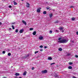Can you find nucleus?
<instances>
[{
	"label": "nucleus",
	"instance_id": "c03bdc74",
	"mask_svg": "<svg viewBox=\"0 0 78 78\" xmlns=\"http://www.w3.org/2000/svg\"><path fill=\"white\" fill-rule=\"evenodd\" d=\"M64 30H62V33H64Z\"/></svg>",
	"mask_w": 78,
	"mask_h": 78
},
{
	"label": "nucleus",
	"instance_id": "c9c22d12",
	"mask_svg": "<svg viewBox=\"0 0 78 78\" xmlns=\"http://www.w3.org/2000/svg\"><path fill=\"white\" fill-rule=\"evenodd\" d=\"M34 67H33L32 68V70H34Z\"/></svg>",
	"mask_w": 78,
	"mask_h": 78
},
{
	"label": "nucleus",
	"instance_id": "c85d7f7f",
	"mask_svg": "<svg viewBox=\"0 0 78 78\" xmlns=\"http://www.w3.org/2000/svg\"><path fill=\"white\" fill-rule=\"evenodd\" d=\"M38 52H39V51H36L35 52V54H36L37 53H38Z\"/></svg>",
	"mask_w": 78,
	"mask_h": 78
},
{
	"label": "nucleus",
	"instance_id": "0eeeda50",
	"mask_svg": "<svg viewBox=\"0 0 78 78\" xmlns=\"http://www.w3.org/2000/svg\"><path fill=\"white\" fill-rule=\"evenodd\" d=\"M39 39L40 40H42V39H44V37H42L41 36L39 38Z\"/></svg>",
	"mask_w": 78,
	"mask_h": 78
},
{
	"label": "nucleus",
	"instance_id": "a18cd8bd",
	"mask_svg": "<svg viewBox=\"0 0 78 78\" xmlns=\"http://www.w3.org/2000/svg\"><path fill=\"white\" fill-rule=\"evenodd\" d=\"M73 78H76L75 77H74V76L73 77Z\"/></svg>",
	"mask_w": 78,
	"mask_h": 78
},
{
	"label": "nucleus",
	"instance_id": "f03ea898",
	"mask_svg": "<svg viewBox=\"0 0 78 78\" xmlns=\"http://www.w3.org/2000/svg\"><path fill=\"white\" fill-rule=\"evenodd\" d=\"M47 70L45 69L44 70H43L41 71V73H47L48 72Z\"/></svg>",
	"mask_w": 78,
	"mask_h": 78
},
{
	"label": "nucleus",
	"instance_id": "3c124183",
	"mask_svg": "<svg viewBox=\"0 0 78 78\" xmlns=\"http://www.w3.org/2000/svg\"><path fill=\"white\" fill-rule=\"evenodd\" d=\"M4 0V1H5V0Z\"/></svg>",
	"mask_w": 78,
	"mask_h": 78
},
{
	"label": "nucleus",
	"instance_id": "58836bf2",
	"mask_svg": "<svg viewBox=\"0 0 78 78\" xmlns=\"http://www.w3.org/2000/svg\"><path fill=\"white\" fill-rule=\"evenodd\" d=\"M29 56V54H28L27 55L26 57H28Z\"/></svg>",
	"mask_w": 78,
	"mask_h": 78
},
{
	"label": "nucleus",
	"instance_id": "79ce46f5",
	"mask_svg": "<svg viewBox=\"0 0 78 78\" xmlns=\"http://www.w3.org/2000/svg\"><path fill=\"white\" fill-rule=\"evenodd\" d=\"M46 8H47V9H49V8H48H48L47 7Z\"/></svg>",
	"mask_w": 78,
	"mask_h": 78
},
{
	"label": "nucleus",
	"instance_id": "de8ad7c7",
	"mask_svg": "<svg viewBox=\"0 0 78 78\" xmlns=\"http://www.w3.org/2000/svg\"><path fill=\"white\" fill-rule=\"evenodd\" d=\"M11 29H11V28H9V30H11Z\"/></svg>",
	"mask_w": 78,
	"mask_h": 78
},
{
	"label": "nucleus",
	"instance_id": "473e14b6",
	"mask_svg": "<svg viewBox=\"0 0 78 78\" xmlns=\"http://www.w3.org/2000/svg\"><path fill=\"white\" fill-rule=\"evenodd\" d=\"M62 38H58V41H61V39Z\"/></svg>",
	"mask_w": 78,
	"mask_h": 78
},
{
	"label": "nucleus",
	"instance_id": "a211bd4d",
	"mask_svg": "<svg viewBox=\"0 0 78 78\" xmlns=\"http://www.w3.org/2000/svg\"><path fill=\"white\" fill-rule=\"evenodd\" d=\"M62 48H59V49H58V50L59 51H62Z\"/></svg>",
	"mask_w": 78,
	"mask_h": 78
},
{
	"label": "nucleus",
	"instance_id": "f257e3e1",
	"mask_svg": "<svg viewBox=\"0 0 78 78\" xmlns=\"http://www.w3.org/2000/svg\"><path fill=\"white\" fill-rule=\"evenodd\" d=\"M68 42V40H67L66 39H63L62 40H59L58 41V42L59 43H67Z\"/></svg>",
	"mask_w": 78,
	"mask_h": 78
},
{
	"label": "nucleus",
	"instance_id": "f3484780",
	"mask_svg": "<svg viewBox=\"0 0 78 78\" xmlns=\"http://www.w3.org/2000/svg\"><path fill=\"white\" fill-rule=\"evenodd\" d=\"M12 27L13 30H14L15 29V28L14 27V26L13 25L12 26Z\"/></svg>",
	"mask_w": 78,
	"mask_h": 78
},
{
	"label": "nucleus",
	"instance_id": "7ed1b4c3",
	"mask_svg": "<svg viewBox=\"0 0 78 78\" xmlns=\"http://www.w3.org/2000/svg\"><path fill=\"white\" fill-rule=\"evenodd\" d=\"M41 8H39V9H38L37 10V12H41Z\"/></svg>",
	"mask_w": 78,
	"mask_h": 78
},
{
	"label": "nucleus",
	"instance_id": "603ef678",
	"mask_svg": "<svg viewBox=\"0 0 78 78\" xmlns=\"http://www.w3.org/2000/svg\"><path fill=\"white\" fill-rule=\"evenodd\" d=\"M12 67H13V66H11V67H12Z\"/></svg>",
	"mask_w": 78,
	"mask_h": 78
},
{
	"label": "nucleus",
	"instance_id": "864d4df0",
	"mask_svg": "<svg viewBox=\"0 0 78 78\" xmlns=\"http://www.w3.org/2000/svg\"><path fill=\"white\" fill-rule=\"evenodd\" d=\"M56 31H58V30H56Z\"/></svg>",
	"mask_w": 78,
	"mask_h": 78
},
{
	"label": "nucleus",
	"instance_id": "5701e85b",
	"mask_svg": "<svg viewBox=\"0 0 78 78\" xmlns=\"http://www.w3.org/2000/svg\"><path fill=\"white\" fill-rule=\"evenodd\" d=\"M6 53V51H2V53L3 54H5Z\"/></svg>",
	"mask_w": 78,
	"mask_h": 78
},
{
	"label": "nucleus",
	"instance_id": "37998d69",
	"mask_svg": "<svg viewBox=\"0 0 78 78\" xmlns=\"http://www.w3.org/2000/svg\"><path fill=\"white\" fill-rule=\"evenodd\" d=\"M2 23H1V22H0V25H2Z\"/></svg>",
	"mask_w": 78,
	"mask_h": 78
},
{
	"label": "nucleus",
	"instance_id": "412c9836",
	"mask_svg": "<svg viewBox=\"0 0 78 78\" xmlns=\"http://www.w3.org/2000/svg\"><path fill=\"white\" fill-rule=\"evenodd\" d=\"M73 64V63L72 62H69V65H72Z\"/></svg>",
	"mask_w": 78,
	"mask_h": 78
},
{
	"label": "nucleus",
	"instance_id": "4c0bfd02",
	"mask_svg": "<svg viewBox=\"0 0 78 78\" xmlns=\"http://www.w3.org/2000/svg\"><path fill=\"white\" fill-rule=\"evenodd\" d=\"M40 51H43V49H41L40 50Z\"/></svg>",
	"mask_w": 78,
	"mask_h": 78
},
{
	"label": "nucleus",
	"instance_id": "8fccbe9b",
	"mask_svg": "<svg viewBox=\"0 0 78 78\" xmlns=\"http://www.w3.org/2000/svg\"><path fill=\"white\" fill-rule=\"evenodd\" d=\"M22 1H23V0H21Z\"/></svg>",
	"mask_w": 78,
	"mask_h": 78
},
{
	"label": "nucleus",
	"instance_id": "423d86ee",
	"mask_svg": "<svg viewBox=\"0 0 78 78\" xmlns=\"http://www.w3.org/2000/svg\"><path fill=\"white\" fill-rule=\"evenodd\" d=\"M24 31V29H21L20 31V33H23Z\"/></svg>",
	"mask_w": 78,
	"mask_h": 78
},
{
	"label": "nucleus",
	"instance_id": "09e8293b",
	"mask_svg": "<svg viewBox=\"0 0 78 78\" xmlns=\"http://www.w3.org/2000/svg\"><path fill=\"white\" fill-rule=\"evenodd\" d=\"M19 78H22V77H19Z\"/></svg>",
	"mask_w": 78,
	"mask_h": 78
},
{
	"label": "nucleus",
	"instance_id": "72a5a7b5",
	"mask_svg": "<svg viewBox=\"0 0 78 78\" xmlns=\"http://www.w3.org/2000/svg\"><path fill=\"white\" fill-rule=\"evenodd\" d=\"M9 8H12V6H11V5H9Z\"/></svg>",
	"mask_w": 78,
	"mask_h": 78
},
{
	"label": "nucleus",
	"instance_id": "9d476101",
	"mask_svg": "<svg viewBox=\"0 0 78 78\" xmlns=\"http://www.w3.org/2000/svg\"><path fill=\"white\" fill-rule=\"evenodd\" d=\"M36 31H34V32L33 33V35H36Z\"/></svg>",
	"mask_w": 78,
	"mask_h": 78
},
{
	"label": "nucleus",
	"instance_id": "7c9ffc66",
	"mask_svg": "<svg viewBox=\"0 0 78 78\" xmlns=\"http://www.w3.org/2000/svg\"><path fill=\"white\" fill-rule=\"evenodd\" d=\"M75 57H76V58H78V56L77 55H75Z\"/></svg>",
	"mask_w": 78,
	"mask_h": 78
},
{
	"label": "nucleus",
	"instance_id": "f704fd0d",
	"mask_svg": "<svg viewBox=\"0 0 78 78\" xmlns=\"http://www.w3.org/2000/svg\"><path fill=\"white\" fill-rule=\"evenodd\" d=\"M71 42H72V43H74V41H71Z\"/></svg>",
	"mask_w": 78,
	"mask_h": 78
},
{
	"label": "nucleus",
	"instance_id": "bb28decb",
	"mask_svg": "<svg viewBox=\"0 0 78 78\" xmlns=\"http://www.w3.org/2000/svg\"><path fill=\"white\" fill-rule=\"evenodd\" d=\"M14 5H17V3L15 2L14 3Z\"/></svg>",
	"mask_w": 78,
	"mask_h": 78
},
{
	"label": "nucleus",
	"instance_id": "49530a36",
	"mask_svg": "<svg viewBox=\"0 0 78 78\" xmlns=\"http://www.w3.org/2000/svg\"><path fill=\"white\" fill-rule=\"evenodd\" d=\"M14 23H12V25H13V24H14Z\"/></svg>",
	"mask_w": 78,
	"mask_h": 78
},
{
	"label": "nucleus",
	"instance_id": "ddd939ff",
	"mask_svg": "<svg viewBox=\"0 0 78 78\" xmlns=\"http://www.w3.org/2000/svg\"><path fill=\"white\" fill-rule=\"evenodd\" d=\"M52 16H53V14H51L49 15V17H50V18H51Z\"/></svg>",
	"mask_w": 78,
	"mask_h": 78
},
{
	"label": "nucleus",
	"instance_id": "b1692460",
	"mask_svg": "<svg viewBox=\"0 0 78 78\" xmlns=\"http://www.w3.org/2000/svg\"><path fill=\"white\" fill-rule=\"evenodd\" d=\"M55 64V62L51 63V65L52 66L53 64Z\"/></svg>",
	"mask_w": 78,
	"mask_h": 78
},
{
	"label": "nucleus",
	"instance_id": "aec40b11",
	"mask_svg": "<svg viewBox=\"0 0 78 78\" xmlns=\"http://www.w3.org/2000/svg\"><path fill=\"white\" fill-rule=\"evenodd\" d=\"M68 69H72V67L71 66H69V67H68Z\"/></svg>",
	"mask_w": 78,
	"mask_h": 78
},
{
	"label": "nucleus",
	"instance_id": "6ab92c4d",
	"mask_svg": "<svg viewBox=\"0 0 78 78\" xmlns=\"http://www.w3.org/2000/svg\"><path fill=\"white\" fill-rule=\"evenodd\" d=\"M8 56H11V54L10 53H8Z\"/></svg>",
	"mask_w": 78,
	"mask_h": 78
},
{
	"label": "nucleus",
	"instance_id": "ea45409f",
	"mask_svg": "<svg viewBox=\"0 0 78 78\" xmlns=\"http://www.w3.org/2000/svg\"><path fill=\"white\" fill-rule=\"evenodd\" d=\"M47 46H44V48H47Z\"/></svg>",
	"mask_w": 78,
	"mask_h": 78
},
{
	"label": "nucleus",
	"instance_id": "1a4fd4ad",
	"mask_svg": "<svg viewBox=\"0 0 78 78\" xmlns=\"http://www.w3.org/2000/svg\"><path fill=\"white\" fill-rule=\"evenodd\" d=\"M27 71H25V72H24L23 73V75L25 76L27 75Z\"/></svg>",
	"mask_w": 78,
	"mask_h": 78
},
{
	"label": "nucleus",
	"instance_id": "39448f33",
	"mask_svg": "<svg viewBox=\"0 0 78 78\" xmlns=\"http://www.w3.org/2000/svg\"><path fill=\"white\" fill-rule=\"evenodd\" d=\"M22 22L24 24H25V25L27 26V23L24 20H22Z\"/></svg>",
	"mask_w": 78,
	"mask_h": 78
},
{
	"label": "nucleus",
	"instance_id": "4468645a",
	"mask_svg": "<svg viewBox=\"0 0 78 78\" xmlns=\"http://www.w3.org/2000/svg\"><path fill=\"white\" fill-rule=\"evenodd\" d=\"M43 13L44 14H47V12H46V11H44Z\"/></svg>",
	"mask_w": 78,
	"mask_h": 78
},
{
	"label": "nucleus",
	"instance_id": "f8f14e48",
	"mask_svg": "<svg viewBox=\"0 0 78 78\" xmlns=\"http://www.w3.org/2000/svg\"><path fill=\"white\" fill-rule=\"evenodd\" d=\"M54 76L55 78H59V76H58V75H57V74L55 75Z\"/></svg>",
	"mask_w": 78,
	"mask_h": 78
},
{
	"label": "nucleus",
	"instance_id": "9b49d317",
	"mask_svg": "<svg viewBox=\"0 0 78 78\" xmlns=\"http://www.w3.org/2000/svg\"><path fill=\"white\" fill-rule=\"evenodd\" d=\"M15 75H16V76H19L20 75V74H19V73H16L15 74Z\"/></svg>",
	"mask_w": 78,
	"mask_h": 78
},
{
	"label": "nucleus",
	"instance_id": "2eb2a0df",
	"mask_svg": "<svg viewBox=\"0 0 78 78\" xmlns=\"http://www.w3.org/2000/svg\"><path fill=\"white\" fill-rule=\"evenodd\" d=\"M59 30H63V27H60L59 28Z\"/></svg>",
	"mask_w": 78,
	"mask_h": 78
},
{
	"label": "nucleus",
	"instance_id": "a878e982",
	"mask_svg": "<svg viewBox=\"0 0 78 78\" xmlns=\"http://www.w3.org/2000/svg\"><path fill=\"white\" fill-rule=\"evenodd\" d=\"M70 54L68 53L66 55V56H70Z\"/></svg>",
	"mask_w": 78,
	"mask_h": 78
},
{
	"label": "nucleus",
	"instance_id": "393cba45",
	"mask_svg": "<svg viewBox=\"0 0 78 78\" xmlns=\"http://www.w3.org/2000/svg\"><path fill=\"white\" fill-rule=\"evenodd\" d=\"M30 31H32V30H33V28H30Z\"/></svg>",
	"mask_w": 78,
	"mask_h": 78
},
{
	"label": "nucleus",
	"instance_id": "cd10ccee",
	"mask_svg": "<svg viewBox=\"0 0 78 78\" xmlns=\"http://www.w3.org/2000/svg\"><path fill=\"white\" fill-rule=\"evenodd\" d=\"M15 32L16 33H17L18 32V29H16L15 31Z\"/></svg>",
	"mask_w": 78,
	"mask_h": 78
},
{
	"label": "nucleus",
	"instance_id": "6e6552de",
	"mask_svg": "<svg viewBox=\"0 0 78 78\" xmlns=\"http://www.w3.org/2000/svg\"><path fill=\"white\" fill-rule=\"evenodd\" d=\"M48 60H52V58L50 57H48Z\"/></svg>",
	"mask_w": 78,
	"mask_h": 78
},
{
	"label": "nucleus",
	"instance_id": "2f4dec72",
	"mask_svg": "<svg viewBox=\"0 0 78 78\" xmlns=\"http://www.w3.org/2000/svg\"><path fill=\"white\" fill-rule=\"evenodd\" d=\"M49 33H50L51 34V33H52V31H51V30L50 31H49Z\"/></svg>",
	"mask_w": 78,
	"mask_h": 78
},
{
	"label": "nucleus",
	"instance_id": "a19ab883",
	"mask_svg": "<svg viewBox=\"0 0 78 78\" xmlns=\"http://www.w3.org/2000/svg\"><path fill=\"white\" fill-rule=\"evenodd\" d=\"M76 34L77 35H78V31L76 33Z\"/></svg>",
	"mask_w": 78,
	"mask_h": 78
},
{
	"label": "nucleus",
	"instance_id": "c756f323",
	"mask_svg": "<svg viewBox=\"0 0 78 78\" xmlns=\"http://www.w3.org/2000/svg\"><path fill=\"white\" fill-rule=\"evenodd\" d=\"M40 48H43V46L41 45V46H40Z\"/></svg>",
	"mask_w": 78,
	"mask_h": 78
},
{
	"label": "nucleus",
	"instance_id": "20e7f679",
	"mask_svg": "<svg viewBox=\"0 0 78 78\" xmlns=\"http://www.w3.org/2000/svg\"><path fill=\"white\" fill-rule=\"evenodd\" d=\"M26 6L27 8H30V4L27 2Z\"/></svg>",
	"mask_w": 78,
	"mask_h": 78
},
{
	"label": "nucleus",
	"instance_id": "dca6fc26",
	"mask_svg": "<svg viewBox=\"0 0 78 78\" xmlns=\"http://www.w3.org/2000/svg\"><path fill=\"white\" fill-rule=\"evenodd\" d=\"M59 22V21L58 20H57L55 22V23H58Z\"/></svg>",
	"mask_w": 78,
	"mask_h": 78
},
{
	"label": "nucleus",
	"instance_id": "4be33fe9",
	"mask_svg": "<svg viewBox=\"0 0 78 78\" xmlns=\"http://www.w3.org/2000/svg\"><path fill=\"white\" fill-rule=\"evenodd\" d=\"M71 19L72 20H75V18H71Z\"/></svg>",
	"mask_w": 78,
	"mask_h": 78
},
{
	"label": "nucleus",
	"instance_id": "e433bc0d",
	"mask_svg": "<svg viewBox=\"0 0 78 78\" xmlns=\"http://www.w3.org/2000/svg\"><path fill=\"white\" fill-rule=\"evenodd\" d=\"M74 7H75V6H71L70 7V8H74Z\"/></svg>",
	"mask_w": 78,
	"mask_h": 78
}]
</instances>
